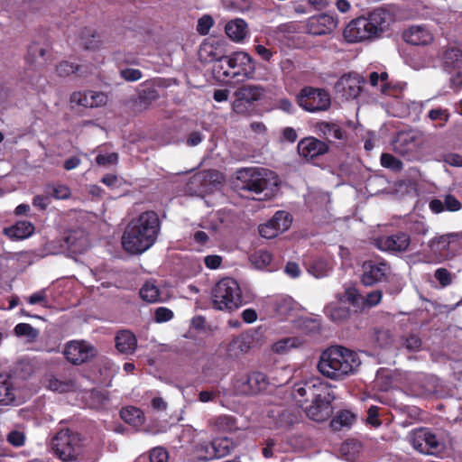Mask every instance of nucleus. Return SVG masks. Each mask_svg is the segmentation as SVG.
<instances>
[{"instance_id": "obj_1", "label": "nucleus", "mask_w": 462, "mask_h": 462, "mask_svg": "<svg viewBox=\"0 0 462 462\" xmlns=\"http://www.w3.org/2000/svg\"><path fill=\"white\" fill-rule=\"evenodd\" d=\"M161 222L154 211H145L132 219L122 236L124 249L133 254H141L156 242Z\"/></svg>"}, {"instance_id": "obj_2", "label": "nucleus", "mask_w": 462, "mask_h": 462, "mask_svg": "<svg viewBox=\"0 0 462 462\" xmlns=\"http://www.w3.org/2000/svg\"><path fill=\"white\" fill-rule=\"evenodd\" d=\"M394 14L384 8H377L366 16L352 20L344 30V37L349 42H358L380 38L390 31Z\"/></svg>"}, {"instance_id": "obj_3", "label": "nucleus", "mask_w": 462, "mask_h": 462, "mask_svg": "<svg viewBox=\"0 0 462 462\" xmlns=\"http://www.w3.org/2000/svg\"><path fill=\"white\" fill-rule=\"evenodd\" d=\"M361 362L354 351L343 346H330L320 356L319 371L327 378L340 381L356 372Z\"/></svg>"}, {"instance_id": "obj_4", "label": "nucleus", "mask_w": 462, "mask_h": 462, "mask_svg": "<svg viewBox=\"0 0 462 462\" xmlns=\"http://www.w3.org/2000/svg\"><path fill=\"white\" fill-rule=\"evenodd\" d=\"M276 173L265 168H242L236 171L235 186L239 190L260 194L265 190L273 191L278 186Z\"/></svg>"}, {"instance_id": "obj_5", "label": "nucleus", "mask_w": 462, "mask_h": 462, "mask_svg": "<svg viewBox=\"0 0 462 462\" xmlns=\"http://www.w3.org/2000/svg\"><path fill=\"white\" fill-rule=\"evenodd\" d=\"M211 301L214 309L232 311L242 306V291L237 282L230 277L218 281L211 291Z\"/></svg>"}, {"instance_id": "obj_6", "label": "nucleus", "mask_w": 462, "mask_h": 462, "mask_svg": "<svg viewBox=\"0 0 462 462\" xmlns=\"http://www.w3.org/2000/svg\"><path fill=\"white\" fill-rule=\"evenodd\" d=\"M428 246L437 262L452 260L462 254V231L436 235L429 240Z\"/></svg>"}, {"instance_id": "obj_7", "label": "nucleus", "mask_w": 462, "mask_h": 462, "mask_svg": "<svg viewBox=\"0 0 462 462\" xmlns=\"http://www.w3.org/2000/svg\"><path fill=\"white\" fill-rule=\"evenodd\" d=\"M336 396L327 383H319L317 393H314L312 404L307 409V415L315 421L327 420L333 413L332 402Z\"/></svg>"}, {"instance_id": "obj_8", "label": "nucleus", "mask_w": 462, "mask_h": 462, "mask_svg": "<svg viewBox=\"0 0 462 462\" xmlns=\"http://www.w3.org/2000/svg\"><path fill=\"white\" fill-rule=\"evenodd\" d=\"M296 99L299 106L309 113L327 111L331 106L330 95L324 88L304 87Z\"/></svg>"}, {"instance_id": "obj_9", "label": "nucleus", "mask_w": 462, "mask_h": 462, "mask_svg": "<svg viewBox=\"0 0 462 462\" xmlns=\"http://www.w3.org/2000/svg\"><path fill=\"white\" fill-rule=\"evenodd\" d=\"M424 140L422 135L413 130L400 132L393 142V151L406 157L407 160H416L420 156Z\"/></svg>"}, {"instance_id": "obj_10", "label": "nucleus", "mask_w": 462, "mask_h": 462, "mask_svg": "<svg viewBox=\"0 0 462 462\" xmlns=\"http://www.w3.org/2000/svg\"><path fill=\"white\" fill-rule=\"evenodd\" d=\"M391 274V266L383 259L376 258L365 261L362 264L361 282L365 286H373L387 281Z\"/></svg>"}, {"instance_id": "obj_11", "label": "nucleus", "mask_w": 462, "mask_h": 462, "mask_svg": "<svg viewBox=\"0 0 462 462\" xmlns=\"http://www.w3.org/2000/svg\"><path fill=\"white\" fill-rule=\"evenodd\" d=\"M79 448V438L69 430L58 432L51 440V449L63 461L76 457Z\"/></svg>"}, {"instance_id": "obj_12", "label": "nucleus", "mask_w": 462, "mask_h": 462, "mask_svg": "<svg viewBox=\"0 0 462 462\" xmlns=\"http://www.w3.org/2000/svg\"><path fill=\"white\" fill-rule=\"evenodd\" d=\"M63 355L69 363L79 365L96 357L97 350L87 340H70L66 343Z\"/></svg>"}, {"instance_id": "obj_13", "label": "nucleus", "mask_w": 462, "mask_h": 462, "mask_svg": "<svg viewBox=\"0 0 462 462\" xmlns=\"http://www.w3.org/2000/svg\"><path fill=\"white\" fill-rule=\"evenodd\" d=\"M269 384L267 376L261 372H254L250 374L240 375L233 383V387L237 394L253 395L264 391Z\"/></svg>"}, {"instance_id": "obj_14", "label": "nucleus", "mask_w": 462, "mask_h": 462, "mask_svg": "<svg viewBox=\"0 0 462 462\" xmlns=\"http://www.w3.org/2000/svg\"><path fill=\"white\" fill-rule=\"evenodd\" d=\"M23 402L20 380L11 374H0V404L16 406Z\"/></svg>"}, {"instance_id": "obj_15", "label": "nucleus", "mask_w": 462, "mask_h": 462, "mask_svg": "<svg viewBox=\"0 0 462 462\" xmlns=\"http://www.w3.org/2000/svg\"><path fill=\"white\" fill-rule=\"evenodd\" d=\"M407 439L412 448L421 454L435 455L439 450L440 442L427 429L420 428L411 430Z\"/></svg>"}, {"instance_id": "obj_16", "label": "nucleus", "mask_w": 462, "mask_h": 462, "mask_svg": "<svg viewBox=\"0 0 462 462\" xmlns=\"http://www.w3.org/2000/svg\"><path fill=\"white\" fill-rule=\"evenodd\" d=\"M229 67L236 73V81L252 79L255 73L254 59L245 51H236L228 55Z\"/></svg>"}, {"instance_id": "obj_17", "label": "nucleus", "mask_w": 462, "mask_h": 462, "mask_svg": "<svg viewBox=\"0 0 462 462\" xmlns=\"http://www.w3.org/2000/svg\"><path fill=\"white\" fill-rule=\"evenodd\" d=\"M411 237L405 232L381 236L374 239V245L382 252L389 254L402 253L408 250Z\"/></svg>"}, {"instance_id": "obj_18", "label": "nucleus", "mask_w": 462, "mask_h": 462, "mask_svg": "<svg viewBox=\"0 0 462 462\" xmlns=\"http://www.w3.org/2000/svg\"><path fill=\"white\" fill-rule=\"evenodd\" d=\"M265 94V89L262 86L246 84L238 88L235 91L236 100L233 102V110L236 113L242 111V103L246 102L252 104L260 100Z\"/></svg>"}, {"instance_id": "obj_19", "label": "nucleus", "mask_w": 462, "mask_h": 462, "mask_svg": "<svg viewBox=\"0 0 462 462\" xmlns=\"http://www.w3.org/2000/svg\"><path fill=\"white\" fill-rule=\"evenodd\" d=\"M299 154L306 160H313L328 152V145L315 137L310 136L300 140L297 146Z\"/></svg>"}, {"instance_id": "obj_20", "label": "nucleus", "mask_w": 462, "mask_h": 462, "mask_svg": "<svg viewBox=\"0 0 462 462\" xmlns=\"http://www.w3.org/2000/svg\"><path fill=\"white\" fill-rule=\"evenodd\" d=\"M226 53L222 41L208 39L202 42L199 50V58L204 63L216 62Z\"/></svg>"}, {"instance_id": "obj_21", "label": "nucleus", "mask_w": 462, "mask_h": 462, "mask_svg": "<svg viewBox=\"0 0 462 462\" xmlns=\"http://www.w3.org/2000/svg\"><path fill=\"white\" fill-rule=\"evenodd\" d=\"M363 79L357 74L342 76L336 84V89L347 99L356 98L362 91Z\"/></svg>"}, {"instance_id": "obj_22", "label": "nucleus", "mask_w": 462, "mask_h": 462, "mask_svg": "<svg viewBox=\"0 0 462 462\" xmlns=\"http://www.w3.org/2000/svg\"><path fill=\"white\" fill-rule=\"evenodd\" d=\"M403 40L411 45L425 46L433 42L434 34L426 25H412L402 34Z\"/></svg>"}, {"instance_id": "obj_23", "label": "nucleus", "mask_w": 462, "mask_h": 462, "mask_svg": "<svg viewBox=\"0 0 462 462\" xmlns=\"http://www.w3.org/2000/svg\"><path fill=\"white\" fill-rule=\"evenodd\" d=\"M337 27V21L330 15L319 14L308 19L307 32L312 35H325L332 32Z\"/></svg>"}, {"instance_id": "obj_24", "label": "nucleus", "mask_w": 462, "mask_h": 462, "mask_svg": "<svg viewBox=\"0 0 462 462\" xmlns=\"http://www.w3.org/2000/svg\"><path fill=\"white\" fill-rule=\"evenodd\" d=\"M70 101L86 107H98L106 104L107 97L103 92L86 91L73 93Z\"/></svg>"}, {"instance_id": "obj_25", "label": "nucleus", "mask_w": 462, "mask_h": 462, "mask_svg": "<svg viewBox=\"0 0 462 462\" xmlns=\"http://www.w3.org/2000/svg\"><path fill=\"white\" fill-rule=\"evenodd\" d=\"M63 249L70 250L73 253H82L88 248V239L83 231L73 230L63 236Z\"/></svg>"}, {"instance_id": "obj_26", "label": "nucleus", "mask_w": 462, "mask_h": 462, "mask_svg": "<svg viewBox=\"0 0 462 462\" xmlns=\"http://www.w3.org/2000/svg\"><path fill=\"white\" fill-rule=\"evenodd\" d=\"M34 232V226L29 221H18L10 227L4 229L5 235L11 239L23 240L31 236Z\"/></svg>"}, {"instance_id": "obj_27", "label": "nucleus", "mask_w": 462, "mask_h": 462, "mask_svg": "<svg viewBox=\"0 0 462 462\" xmlns=\"http://www.w3.org/2000/svg\"><path fill=\"white\" fill-rule=\"evenodd\" d=\"M461 207V202L453 195H446L443 200L433 199L430 202V208L434 213H440L444 210L458 211Z\"/></svg>"}, {"instance_id": "obj_28", "label": "nucleus", "mask_w": 462, "mask_h": 462, "mask_svg": "<svg viewBox=\"0 0 462 462\" xmlns=\"http://www.w3.org/2000/svg\"><path fill=\"white\" fill-rule=\"evenodd\" d=\"M136 345L135 336L128 330L120 331L116 337V346L121 353H133L136 348Z\"/></svg>"}, {"instance_id": "obj_29", "label": "nucleus", "mask_w": 462, "mask_h": 462, "mask_svg": "<svg viewBox=\"0 0 462 462\" xmlns=\"http://www.w3.org/2000/svg\"><path fill=\"white\" fill-rule=\"evenodd\" d=\"M226 35L234 42H242L247 35V24L242 19H235L225 27Z\"/></svg>"}, {"instance_id": "obj_30", "label": "nucleus", "mask_w": 462, "mask_h": 462, "mask_svg": "<svg viewBox=\"0 0 462 462\" xmlns=\"http://www.w3.org/2000/svg\"><path fill=\"white\" fill-rule=\"evenodd\" d=\"M443 64L446 69H459L462 68V51L457 47H448L443 53Z\"/></svg>"}, {"instance_id": "obj_31", "label": "nucleus", "mask_w": 462, "mask_h": 462, "mask_svg": "<svg viewBox=\"0 0 462 462\" xmlns=\"http://www.w3.org/2000/svg\"><path fill=\"white\" fill-rule=\"evenodd\" d=\"M228 55L226 53L223 58L217 60L213 66V72L216 77L223 81H229L236 79V73L233 72L232 67H229Z\"/></svg>"}, {"instance_id": "obj_32", "label": "nucleus", "mask_w": 462, "mask_h": 462, "mask_svg": "<svg viewBox=\"0 0 462 462\" xmlns=\"http://www.w3.org/2000/svg\"><path fill=\"white\" fill-rule=\"evenodd\" d=\"M14 333L30 344L37 341L40 335V331L28 323H18L14 328Z\"/></svg>"}, {"instance_id": "obj_33", "label": "nucleus", "mask_w": 462, "mask_h": 462, "mask_svg": "<svg viewBox=\"0 0 462 462\" xmlns=\"http://www.w3.org/2000/svg\"><path fill=\"white\" fill-rule=\"evenodd\" d=\"M324 312L326 316L334 322H341L349 317V310L337 302L328 304Z\"/></svg>"}, {"instance_id": "obj_34", "label": "nucleus", "mask_w": 462, "mask_h": 462, "mask_svg": "<svg viewBox=\"0 0 462 462\" xmlns=\"http://www.w3.org/2000/svg\"><path fill=\"white\" fill-rule=\"evenodd\" d=\"M140 296L143 300L149 303L163 300L158 286L152 281H148L143 285L140 290Z\"/></svg>"}, {"instance_id": "obj_35", "label": "nucleus", "mask_w": 462, "mask_h": 462, "mask_svg": "<svg viewBox=\"0 0 462 462\" xmlns=\"http://www.w3.org/2000/svg\"><path fill=\"white\" fill-rule=\"evenodd\" d=\"M320 382L310 381L301 383H296L293 387V397L297 402H301L302 400L299 398H304L308 395L314 397V393L318 392Z\"/></svg>"}, {"instance_id": "obj_36", "label": "nucleus", "mask_w": 462, "mask_h": 462, "mask_svg": "<svg viewBox=\"0 0 462 462\" xmlns=\"http://www.w3.org/2000/svg\"><path fill=\"white\" fill-rule=\"evenodd\" d=\"M252 340L249 336L241 335L232 340L229 345V352L235 356L245 354L251 348Z\"/></svg>"}, {"instance_id": "obj_37", "label": "nucleus", "mask_w": 462, "mask_h": 462, "mask_svg": "<svg viewBox=\"0 0 462 462\" xmlns=\"http://www.w3.org/2000/svg\"><path fill=\"white\" fill-rule=\"evenodd\" d=\"M356 420V415L349 411H340L333 418L330 426L334 430H340L343 428L350 427Z\"/></svg>"}, {"instance_id": "obj_38", "label": "nucleus", "mask_w": 462, "mask_h": 462, "mask_svg": "<svg viewBox=\"0 0 462 462\" xmlns=\"http://www.w3.org/2000/svg\"><path fill=\"white\" fill-rule=\"evenodd\" d=\"M302 345V340L299 337H284L276 341L272 349L274 353L279 355H284L291 349L299 347Z\"/></svg>"}, {"instance_id": "obj_39", "label": "nucleus", "mask_w": 462, "mask_h": 462, "mask_svg": "<svg viewBox=\"0 0 462 462\" xmlns=\"http://www.w3.org/2000/svg\"><path fill=\"white\" fill-rule=\"evenodd\" d=\"M315 128L319 135L324 137H334L335 139L342 138V131L340 127L329 122H318L315 125Z\"/></svg>"}, {"instance_id": "obj_40", "label": "nucleus", "mask_w": 462, "mask_h": 462, "mask_svg": "<svg viewBox=\"0 0 462 462\" xmlns=\"http://www.w3.org/2000/svg\"><path fill=\"white\" fill-rule=\"evenodd\" d=\"M270 221L273 224L276 230H278V232L281 234L290 228L292 222V217L290 213L281 210L277 211L270 219Z\"/></svg>"}, {"instance_id": "obj_41", "label": "nucleus", "mask_w": 462, "mask_h": 462, "mask_svg": "<svg viewBox=\"0 0 462 462\" xmlns=\"http://www.w3.org/2000/svg\"><path fill=\"white\" fill-rule=\"evenodd\" d=\"M120 416L126 423L137 426L143 421V412L138 408L130 406L121 410Z\"/></svg>"}, {"instance_id": "obj_42", "label": "nucleus", "mask_w": 462, "mask_h": 462, "mask_svg": "<svg viewBox=\"0 0 462 462\" xmlns=\"http://www.w3.org/2000/svg\"><path fill=\"white\" fill-rule=\"evenodd\" d=\"M275 312L281 317H286L293 310V300L289 297H278L273 300Z\"/></svg>"}, {"instance_id": "obj_43", "label": "nucleus", "mask_w": 462, "mask_h": 462, "mask_svg": "<svg viewBox=\"0 0 462 462\" xmlns=\"http://www.w3.org/2000/svg\"><path fill=\"white\" fill-rule=\"evenodd\" d=\"M158 98V92L154 88H146L140 91L137 104L143 109H147L149 106Z\"/></svg>"}, {"instance_id": "obj_44", "label": "nucleus", "mask_w": 462, "mask_h": 462, "mask_svg": "<svg viewBox=\"0 0 462 462\" xmlns=\"http://www.w3.org/2000/svg\"><path fill=\"white\" fill-rule=\"evenodd\" d=\"M74 382L71 380L60 381L56 377H51L48 381V388L53 392H69L74 389Z\"/></svg>"}, {"instance_id": "obj_45", "label": "nucleus", "mask_w": 462, "mask_h": 462, "mask_svg": "<svg viewBox=\"0 0 462 462\" xmlns=\"http://www.w3.org/2000/svg\"><path fill=\"white\" fill-rule=\"evenodd\" d=\"M381 165L393 171H401L403 168L402 162L391 153L384 152L381 155Z\"/></svg>"}, {"instance_id": "obj_46", "label": "nucleus", "mask_w": 462, "mask_h": 462, "mask_svg": "<svg viewBox=\"0 0 462 462\" xmlns=\"http://www.w3.org/2000/svg\"><path fill=\"white\" fill-rule=\"evenodd\" d=\"M330 268L329 263L326 260L319 259L310 264L309 272L316 278H322L328 275Z\"/></svg>"}, {"instance_id": "obj_47", "label": "nucleus", "mask_w": 462, "mask_h": 462, "mask_svg": "<svg viewBox=\"0 0 462 462\" xmlns=\"http://www.w3.org/2000/svg\"><path fill=\"white\" fill-rule=\"evenodd\" d=\"M221 176L216 171H207L194 176L196 181H199L205 189H208V182H220Z\"/></svg>"}, {"instance_id": "obj_48", "label": "nucleus", "mask_w": 462, "mask_h": 462, "mask_svg": "<svg viewBox=\"0 0 462 462\" xmlns=\"http://www.w3.org/2000/svg\"><path fill=\"white\" fill-rule=\"evenodd\" d=\"M434 278L442 288H446L452 284L455 274L444 267H439L434 272Z\"/></svg>"}, {"instance_id": "obj_49", "label": "nucleus", "mask_w": 462, "mask_h": 462, "mask_svg": "<svg viewBox=\"0 0 462 462\" xmlns=\"http://www.w3.org/2000/svg\"><path fill=\"white\" fill-rule=\"evenodd\" d=\"M213 442L202 443L197 447L198 457L204 460L216 459V449Z\"/></svg>"}, {"instance_id": "obj_50", "label": "nucleus", "mask_w": 462, "mask_h": 462, "mask_svg": "<svg viewBox=\"0 0 462 462\" xmlns=\"http://www.w3.org/2000/svg\"><path fill=\"white\" fill-rule=\"evenodd\" d=\"M6 439L12 446L19 448L24 445L26 437L22 429H14L7 434Z\"/></svg>"}, {"instance_id": "obj_51", "label": "nucleus", "mask_w": 462, "mask_h": 462, "mask_svg": "<svg viewBox=\"0 0 462 462\" xmlns=\"http://www.w3.org/2000/svg\"><path fill=\"white\" fill-rule=\"evenodd\" d=\"M428 116L433 122H439V126H443L449 119V113L448 109L435 108L429 111Z\"/></svg>"}, {"instance_id": "obj_52", "label": "nucleus", "mask_w": 462, "mask_h": 462, "mask_svg": "<svg viewBox=\"0 0 462 462\" xmlns=\"http://www.w3.org/2000/svg\"><path fill=\"white\" fill-rule=\"evenodd\" d=\"M253 263L259 269L264 268L272 261V255L266 251H258L251 257Z\"/></svg>"}, {"instance_id": "obj_53", "label": "nucleus", "mask_w": 462, "mask_h": 462, "mask_svg": "<svg viewBox=\"0 0 462 462\" xmlns=\"http://www.w3.org/2000/svg\"><path fill=\"white\" fill-rule=\"evenodd\" d=\"M77 71H80V67L69 61H61L56 68V72L60 77H67Z\"/></svg>"}, {"instance_id": "obj_54", "label": "nucleus", "mask_w": 462, "mask_h": 462, "mask_svg": "<svg viewBox=\"0 0 462 462\" xmlns=\"http://www.w3.org/2000/svg\"><path fill=\"white\" fill-rule=\"evenodd\" d=\"M220 396V391L217 388L203 390L199 393V401L207 403L216 402Z\"/></svg>"}, {"instance_id": "obj_55", "label": "nucleus", "mask_w": 462, "mask_h": 462, "mask_svg": "<svg viewBox=\"0 0 462 462\" xmlns=\"http://www.w3.org/2000/svg\"><path fill=\"white\" fill-rule=\"evenodd\" d=\"M213 445L215 446L216 449V458H221L226 457L229 454V441L226 439H214Z\"/></svg>"}, {"instance_id": "obj_56", "label": "nucleus", "mask_w": 462, "mask_h": 462, "mask_svg": "<svg viewBox=\"0 0 462 462\" xmlns=\"http://www.w3.org/2000/svg\"><path fill=\"white\" fill-rule=\"evenodd\" d=\"M48 194L57 199H65L69 197L70 190L65 185H56L50 188Z\"/></svg>"}, {"instance_id": "obj_57", "label": "nucleus", "mask_w": 462, "mask_h": 462, "mask_svg": "<svg viewBox=\"0 0 462 462\" xmlns=\"http://www.w3.org/2000/svg\"><path fill=\"white\" fill-rule=\"evenodd\" d=\"M259 234L262 237L267 239L274 238L280 235L270 220L265 224L259 226Z\"/></svg>"}, {"instance_id": "obj_58", "label": "nucleus", "mask_w": 462, "mask_h": 462, "mask_svg": "<svg viewBox=\"0 0 462 462\" xmlns=\"http://www.w3.org/2000/svg\"><path fill=\"white\" fill-rule=\"evenodd\" d=\"M96 162L98 165L103 167L115 165L118 162V154L116 152L98 154L96 158Z\"/></svg>"}, {"instance_id": "obj_59", "label": "nucleus", "mask_w": 462, "mask_h": 462, "mask_svg": "<svg viewBox=\"0 0 462 462\" xmlns=\"http://www.w3.org/2000/svg\"><path fill=\"white\" fill-rule=\"evenodd\" d=\"M213 19L209 15H203L198 21L197 31L201 35H206L208 33L210 28L213 26Z\"/></svg>"}, {"instance_id": "obj_60", "label": "nucleus", "mask_w": 462, "mask_h": 462, "mask_svg": "<svg viewBox=\"0 0 462 462\" xmlns=\"http://www.w3.org/2000/svg\"><path fill=\"white\" fill-rule=\"evenodd\" d=\"M383 298V293L380 290H375L369 292L364 299V305L369 308L378 305Z\"/></svg>"}, {"instance_id": "obj_61", "label": "nucleus", "mask_w": 462, "mask_h": 462, "mask_svg": "<svg viewBox=\"0 0 462 462\" xmlns=\"http://www.w3.org/2000/svg\"><path fill=\"white\" fill-rule=\"evenodd\" d=\"M168 452L161 447L152 449L150 453V462H168Z\"/></svg>"}, {"instance_id": "obj_62", "label": "nucleus", "mask_w": 462, "mask_h": 462, "mask_svg": "<svg viewBox=\"0 0 462 462\" xmlns=\"http://www.w3.org/2000/svg\"><path fill=\"white\" fill-rule=\"evenodd\" d=\"M173 318V312L164 307H160L155 310L154 319L158 323L167 322Z\"/></svg>"}, {"instance_id": "obj_63", "label": "nucleus", "mask_w": 462, "mask_h": 462, "mask_svg": "<svg viewBox=\"0 0 462 462\" xmlns=\"http://www.w3.org/2000/svg\"><path fill=\"white\" fill-rule=\"evenodd\" d=\"M120 75L126 81H136L142 78V72L137 69H122Z\"/></svg>"}, {"instance_id": "obj_64", "label": "nucleus", "mask_w": 462, "mask_h": 462, "mask_svg": "<svg viewBox=\"0 0 462 462\" xmlns=\"http://www.w3.org/2000/svg\"><path fill=\"white\" fill-rule=\"evenodd\" d=\"M375 337H376V340H377L378 344L381 346H387L393 341L391 332L386 329L378 330L375 334Z\"/></svg>"}]
</instances>
